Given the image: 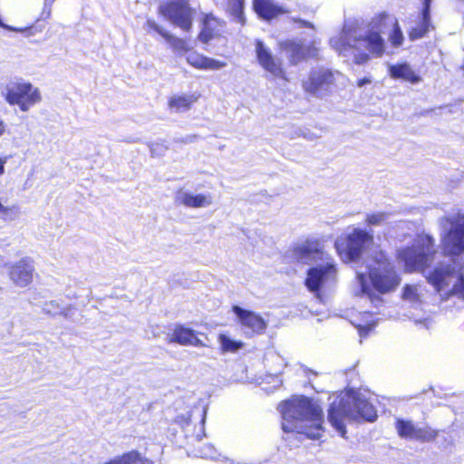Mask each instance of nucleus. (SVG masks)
Masks as SVG:
<instances>
[{
	"label": "nucleus",
	"mask_w": 464,
	"mask_h": 464,
	"mask_svg": "<svg viewBox=\"0 0 464 464\" xmlns=\"http://www.w3.org/2000/svg\"><path fill=\"white\" fill-rule=\"evenodd\" d=\"M4 98L9 105H17L21 111H27L42 100L40 91L29 82H17L7 85Z\"/></svg>",
	"instance_id": "obj_9"
},
{
	"label": "nucleus",
	"mask_w": 464,
	"mask_h": 464,
	"mask_svg": "<svg viewBox=\"0 0 464 464\" xmlns=\"http://www.w3.org/2000/svg\"><path fill=\"white\" fill-rule=\"evenodd\" d=\"M198 100V95L195 94L173 95L168 100V106L176 112H183L190 110Z\"/></svg>",
	"instance_id": "obj_23"
},
{
	"label": "nucleus",
	"mask_w": 464,
	"mask_h": 464,
	"mask_svg": "<svg viewBox=\"0 0 464 464\" xmlns=\"http://www.w3.org/2000/svg\"><path fill=\"white\" fill-rule=\"evenodd\" d=\"M293 254L299 262L324 259V246L318 239H307L293 247Z\"/></svg>",
	"instance_id": "obj_16"
},
{
	"label": "nucleus",
	"mask_w": 464,
	"mask_h": 464,
	"mask_svg": "<svg viewBox=\"0 0 464 464\" xmlns=\"http://www.w3.org/2000/svg\"><path fill=\"white\" fill-rule=\"evenodd\" d=\"M256 55L259 65L274 77L288 82L286 71L283 63L276 59L271 51L260 40L256 41Z\"/></svg>",
	"instance_id": "obj_12"
},
{
	"label": "nucleus",
	"mask_w": 464,
	"mask_h": 464,
	"mask_svg": "<svg viewBox=\"0 0 464 464\" xmlns=\"http://www.w3.org/2000/svg\"><path fill=\"white\" fill-rule=\"evenodd\" d=\"M34 266L28 258H22L13 264L9 270V277L19 287H25L33 282Z\"/></svg>",
	"instance_id": "obj_17"
},
{
	"label": "nucleus",
	"mask_w": 464,
	"mask_h": 464,
	"mask_svg": "<svg viewBox=\"0 0 464 464\" xmlns=\"http://www.w3.org/2000/svg\"><path fill=\"white\" fill-rule=\"evenodd\" d=\"M386 218V214L384 212H376L371 213L366 217V224L371 226L380 225Z\"/></svg>",
	"instance_id": "obj_36"
},
{
	"label": "nucleus",
	"mask_w": 464,
	"mask_h": 464,
	"mask_svg": "<svg viewBox=\"0 0 464 464\" xmlns=\"http://www.w3.org/2000/svg\"><path fill=\"white\" fill-rule=\"evenodd\" d=\"M390 75L393 79H401L411 84L421 82V77L406 63H397L390 67Z\"/></svg>",
	"instance_id": "obj_22"
},
{
	"label": "nucleus",
	"mask_w": 464,
	"mask_h": 464,
	"mask_svg": "<svg viewBox=\"0 0 464 464\" xmlns=\"http://www.w3.org/2000/svg\"><path fill=\"white\" fill-rule=\"evenodd\" d=\"M253 9L258 17L266 21L289 13L286 8L274 4L271 0H253Z\"/></svg>",
	"instance_id": "obj_18"
},
{
	"label": "nucleus",
	"mask_w": 464,
	"mask_h": 464,
	"mask_svg": "<svg viewBox=\"0 0 464 464\" xmlns=\"http://www.w3.org/2000/svg\"><path fill=\"white\" fill-rule=\"evenodd\" d=\"M186 61L194 69L202 71H218L227 66L226 62L210 58L197 52L187 55Z\"/></svg>",
	"instance_id": "obj_20"
},
{
	"label": "nucleus",
	"mask_w": 464,
	"mask_h": 464,
	"mask_svg": "<svg viewBox=\"0 0 464 464\" xmlns=\"http://www.w3.org/2000/svg\"><path fill=\"white\" fill-rule=\"evenodd\" d=\"M437 254L435 240L429 235H419L411 246L398 251V258L408 272L423 271L434 261Z\"/></svg>",
	"instance_id": "obj_4"
},
{
	"label": "nucleus",
	"mask_w": 464,
	"mask_h": 464,
	"mask_svg": "<svg viewBox=\"0 0 464 464\" xmlns=\"http://www.w3.org/2000/svg\"><path fill=\"white\" fill-rule=\"evenodd\" d=\"M10 156L0 157V176L5 173V164L7 162Z\"/></svg>",
	"instance_id": "obj_39"
},
{
	"label": "nucleus",
	"mask_w": 464,
	"mask_h": 464,
	"mask_svg": "<svg viewBox=\"0 0 464 464\" xmlns=\"http://www.w3.org/2000/svg\"><path fill=\"white\" fill-rule=\"evenodd\" d=\"M163 38L169 44L171 50L177 54H184L191 49L188 40L178 37L169 32L164 34Z\"/></svg>",
	"instance_id": "obj_26"
},
{
	"label": "nucleus",
	"mask_w": 464,
	"mask_h": 464,
	"mask_svg": "<svg viewBox=\"0 0 464 464\" xmlns=\"http://www.w3.org/2000/svg\"><path fill=\"white\" fill-rule=\"evenodd\" d=\"M18 213V208L15 206L12 207H3L0 210L1 218L4 221H12L14 220L16 215Z\"/></svg>",
	"instance_id": "obj_35"
},
{
	"label": "nucleus",
	"mask_w": 464,
	"mask_h": 464,
	"mask_svg": "<svg viewBox=\"0 0 464 464\" xmlns=\"http://www.w3.org/2000/svg\"><path fill=\"white\" fill-rule=\"evenodd\" d=\"M225 22L212 13L204 14L201 18V27L197 39L203 44H208L214 39L222 37Z\"/></svg>",
	"instance_id": "obj_14"
},
{
	"label": "nucleus",
	"mask_w": 464,
	"mask_h": 464,
	"mask_svg": "<svg viewBox=\"0 0 464 464\" xmlns=\"http://www.w3.org/2000/svg\"><path fill=\"white\" fill-rule=\"evenodd\" d=\"M180 203L187 208H198L209 206L212 198L209 195L184 193L180 198Z\"/></svg>",
	"instance_id": "obj_25"
},
{
	"label": "nucleus",
	"mask_w": 464,
	"mask_h": 464,
	"mask_svg": "<svg viewBox=\"0 0 464 464\" xmlns=\"http://www.w3.org/2000/svg\"><path fill=\"white\" fill-rule=\"evenodd\" d=\"M454 275L455 270L450 266H436L429 273L426 279L437 292H440L449 285V279Z\"/></svg>",
	"instance_id": "obj_21"
},
{
	"label": "nucleus",
	"mask_w": 464,
	"mask_h": 464,
	"mask_svg": "<svg viewBox=\"0 0 464 464\" xmlns=\"http://www.w3.org/2000/svg\"><path fill=\"white\" fill-rule=\"evenodd\" d=\"M372 241L373 237L370 233L355 228L350 234L340 237L335 242V247L345 262H353L361 257L366 245Z\"/></svg>",
	"instance_id": "obj_6"
},
{
	"label": "nucleus",
	"mask_w": 464,
	"mask_h": 464,
	"mask_svg": "<svg viewBox=\"0 0 464 464\" xmlns=\"http://www.w3.org/2000/svg\"><path fill=\"white\" fill-rule=\"evenodd\" d=\"M336 272L335 266L331 263L311 267L307 270L304 285L310 292L320 297L322 286L329 279H334Z\"/></svg>",
	"instance_id": "obj_13"
},
{
	"label": "nucleus",
	"mask_w": 464,
	"mask_h": 464,
	"mask_svg": "<svg viewBox=\"0 0 464 464\" xmlns=\"http://www.w3.org/2000/svg\"><path fill=\"white\" fill-rule=\"evenodd\" d=\"M245 0H227L228 13L241 24L246 23L244 15Z\"/></svg>",
	"instance_id": "obj_29"
},
{
	"label": "nucleus",
	"mask_w": 464,
	"mask_h": 464,
	"mask_svg": "<svg viewBox=\"0 0 464 464\" xmlns=\"http://www.w3.org/2000/svg\"><path fill=\"white\" fill-rule=\"evenodd\" d=\"M198 453L200 454V457H202V458H208L209 456L208 453L203 452L202 450H199Z\"/></svg>",
	"instance_id": "obj_44"
},
{
	"label": "nucleus",
	"mask_w": 464,
	"mask_h": 464,
	"mask_svg": "<svg viewBox=\"0 0 464 464\" xmlns=\"http://www.w3.org/2000/svg\"><path fill=\"white\" fill-rule=\"evenodd\" d=\"M394 425L399 437L407 440H413L416 426L411 420L397 419Z\"/></svg>",
	"instance_id": "obj_28"
},
{
	"label": "nucleus",
	"mask_w": 464,
	"mask_h": 464,
	"mask_svg": "<svg viewBox=\"0 0 464 464\" xmlns=\"http://www.w3.org/2000/svg\"><path fill=\"white\" fill-rule=\"evenodd\" d=\"M439 431L430 426L416 427L413 440L420 442H430L437 439Z\"/></svg>",
	"instance_id": "obj_30"
},
{
	"label": "nucleus",
	"mask_w": 464,
	"mask_h": 464,
	"mask_svg": "<svg viewBox=\"0 0 464 464\" xmlns=\"http://www.w3.org/2000/svg\"><path fill=\"white\" fill-rule=\"evenodd\" d=\"M402 298L409 301H419L420 296L416 285H405L402 290Z\"/></svg>",
	"instance_id": "obj_34"
},
{
	"label": "nucleus",
	"mask_w": 464,
	"mask_h": 464,
	"mask_svg": "<svg viewBox=\"0 0 464 464\" xmlns=\"http://www.w3.org/2000/svg\"><path fill=\"white\" fill-rule=\"evenodd\" d=\"M374 263L368 269L373 288L380 294L394 291L401 283V277L390 259L383 253H380L374 256Z\"/></svg>",
	"instance_id": "obj_5"
},
{
	"label": "nucleus",
	"mask_w": 464,
	"mask_h": 464,
	"mask_svg": "<svg viewBox=\"0 0 464 464\" xmlns=\"http://www.w3.org/2000/svg\"><path fill=\"white\" fill-rule=\"evenodd\" d=\"M430 26L431 25L430 14L428 13L426 14L425 13L421 12V21L417 26L412 27L409 31V38L411 40H417L422 38L427 34Z\"/></svg>",
	"instance_id": "obj_27"
},
{
	"label": "nucleus",
	"mask_w": 464,
	"mask_h": 464,
	"mask_svg": "<svg viewBox=\"0 0 464 464\" xmlns=\"http://www.w3.org/2000/svg\"><path fill=\"white\" fill-rule=\"evenodd\" d=\"M370 82H371V80L369 78L363 77L362 79L357 80L356 85L358 87H362V86H363L365 84H368Z\"/></svg>",
	"instance_id": "obj_41"
},
{
	"label": "nucleus",
	"mask_w": 464,
	"mask_h": 464,
	"mask_svg": "<svg viewBox=\"0 0 464 464\" xmlns=\"http://www.w3.org/2000/svg\"><path fill=\"white\" fill-rule=\"evenodd\" d=\"M47 14H48V16H49L50 14H51V10L50 9L48 10Z\"/></svg>",
	"instance_id": "obj_46"
},
{
	"label": "nucleus",
	"mask_w": 464,
	"mask_h": 464,
	"mask_svg": "<svg viewBox=\"0 0 464 464\" xmlns=\"http://www.w3.org/2000/svg\"><path fill=\"white\" fill-rule=\"evenodd\" d=\"M390 42L393 46H399L403 42V34L397 22H395L391 32Z\"/></svg>",
	"instance_id": "obj_33"
},
{
	"label": "nucleus",
	"mask_w": 464,
	"mask_h": 464,
	"mask_svg": "<svg viewBox=\"0 0 464 464\" xmlns=\"http://www.w3.org/2000/svg\"><path fill=\"white\" fill-rule=\"evenodd\" d=\"M352 324L357 329L362 339L367 338L377 324L376 321L372 319V314L369 313H363L360 318L354 319Z\"/></svg>",
	"instance_id": "obj_24"
},
{
	"label": "nucleus",
	"mask_w": 464,
	"mask_h": 464,
	"mask_svg": "<svg viewBox=\"0 0 464 464\" xmlns=\"http://www.w3.org/2000/svg\"><path fill=\"white\" fill-rule=\"evenodd\" d=\"M203 437H205V432H204V420H201V423H200V432L198 434L196 435V439L197 440H201Z\"/></svg>",
	"instance_id": "obj_42"
},
{
	"label": "nucleus",
	"mask_w": 464,
	"mask_h": 464,
	"mask_svg": "<svg viewBox=\"0 0 464 464\" xmlns=\"http://www.w3.org/2000/svg\"><path fill=\"white\" fill-rule=\"evenodd\" d=\"M5 124L3 121H0V137L5 133Z\"/></svg>",
	"instance_id": "obj_43"
},
{
	"label": "nucleus",
	"mask_w": 464,
	"mask_h": 464,
	"mask_svg": "<svg viewBox=\"0 0 464 464\" xmlns=\"http://www.w3.org/2000/svg\"><path fill=\"white\" fill-rule=\"evenodd\" d=\"M358 278H359V281L361 284L362 290L363 292H368L369 285H367V282H366V276L364 274H359Z\"/></svg>",
	"instance_id": "obj_38"
},
{
	"label": "nucleus",
	"mask_w": 464,
	"mask_h": 464,
	"mask_svg": "<svg viewBox=\"0 0 464 464\" xmlns=\"http://www.w3.org/2000/svg\"><path fill=\"white\" fill-rule=\"evenodd\" d=\"M277 47L280 53L285 54L290 66H296L309 58H316L318 55V49L314 44L305 45L302 41L296 39L281 40L277 43Z\"/></svg>",
	"instance_id": "obj_10"
},
{
	"label": "nucleus",
	"mask_w": 464,
	"mask_h": 464,
	"mask_svg": "<svg viewBox=\"0 0 464 464\" xmlns=\"http://www.w3.org/2000/svg\"><path fill=\"white\" fill-rule=\"evenodd\" d=\"M158 13L183 32L192 30L194 11L188 0H168L159 6Z\"/></svg>",
	"instance_id": "obj_7"
},
{
	"label": "nucleus",
	"mask_w": 464,
	"mask_h": 464,
	"mask_svg": "<svg viewBox=\"0 0 464 464\" xmlns=\"http://www.w3.org/2000/svg\"><path fill=\"white\" fill-rule=\"evenodd\" d=\"M448 295L464 300V274L462 272L458 275V280L449 291Z\"/></svg>",
	"instance_id": "obj_32"
},
{
	"label": "nucleus",
	"mask_w": 464,
	"mask_h": 464,
	"mask_svg": "<svg viewBox=\"0 0 464 464\" xmlns=\"http://www.w3.org/2000/svg\"><path fill=\"white\" fill-rule=\"evenodd\" d=\"M284 420V431L297 432L309 439H319L323 433V410L307 397L285 400L279 404Z\"/></svg>",
	"instance_id": "obj_1"
},
{
	"label": "nucleus",
	"mask_w": 464,
	"mask_h": 464,
	"mask_svg": "<svg viewBox=\"0 0 464 464\" xmlns=\"http://www.w3.org/2000/svg\"><path fill=\"white\" fill-rule=\"evenodd\" d=\"M333 48L342 55L358 53L354 56L356 64H363L370 59V55L361 52L366 48L374 56L380 57L384 53V41L381 34L375 31H369L364 36H354L350 31L343 32L332 40Z\"/></svg>",
	"instance_id": "obj_3"
},
{
	"label": "nucleus",
	"mask_w": 464,
	"mask_h": 464,
	"mask_svg": "<svg viewBox=\"0 0 464 464\" xmlns=\"http://www.w3.org/2000/svg\"><path fill=\"white\" fill-rule=\"evenodd\" d=\"M450 227L440 237V247L447 256L464 253V215L457 214L445 218Z\"/></svg>",
	"instance_id": "obj_8"
},
{
	"label": "nucleus",
	"mask_w": 464,
	"mask_h": 464,
	"mask_svg": "<svg viewBox=\"0 0 464 464\" xmlns=\"http://www.w3.org/2000/svg\"><path fill=\"white\" fill-rule=\"evenodd\" d=\"M220 344V349L223 353H235L243 347L241 341L231 340L228 336L224 334H220L218 337Z\"/></svg>",
	"instance_id": "obj_31"
},
{
	"label": "nucleus",
	"mask_w": 464,
	"mask_h": 464,
	"mask_svg": "<svg viewBox=\"0 0 464 464\" xmlns=\"http://www.w3.org/2000/svg\"><path fill=\"white\" fill-rule=\"evenodd\" d=\"M232 311L237 316L240 324L249 329L252 334L258 335L265 333L267 324L260 314L238 305H233Z\"/></svg>",
	"instance_id": "obj_15"
},
{
	"label": "nucleus",
	"mask_w": 464,
	"mask_h": 464,
	"mask_svg": "<svg viewBox=\"0 0 464 464\" xmlns=\"http://www.w3.org/2000/svg\"><path fill=\"white\" fill-rule=\"evenodd\" d=\"M145 27L148 31L156 32L162 37L164 36V34H167L168 32L160 27L154 20H147L145 23Z\"/></svg>",
	"instance_id": "obj_37"
},
{
	"label": "nucleus",
	"mask_w": 464,
	"mask_h": 464,
	"mask_svg": "<svg viewBox=\"0 0 464 464\" xmlns=\"http://www.w3.org/2000/svg\"><path fill=\"white\" fill-rule=\"evenodd\" d=\"M185 422H186L187 427H189V426H190L189 420H185Z\"/></svg>",
	"instance_id": "obj_45"
},
{
	"label": "nucleus",
	"mask_w": 464,
	"mask_h": 464,
	"mask_svg": "<svg viewBox=\"0 0 464 464\" xmlns=\"http://www.w3.org/2000/svg\"><path fill=\"white\" fill-rule=\"evenodd\" d=\"M431 0H423V7L421 12L425 13L426 14H430V8Z\"/></svg>",
	"instance_id": "obj_40"
},
{
	"label": "nucleus",
	"mask_w": 464,
	"mask_h": 464,
	"mask_svg": "<svg viewBox=\"0 0 464 464\" xmlns=\"http://www.w3.org/2000/svg\"><path fill=\"white\" fill-rule=\"evenodd\" d=\"M377 417V411L369 400L353 390L335 399L328 409V420L343 437L346 433L345 420H362L372 422Z\"/></svg>",
	"instance_id": "obj_2"
},
{
	"label": "nucleus",
	"mask_w": 464,
	"mask_h": 464,
	"mask_svg": "<svg viewBox=\"0 0 464 464\" xmlns=\"http://www.w3.org/2000/svg\"><path fill=\"white\" fill-rule=\"evenodd\" d=\"M335 83L334 72L326 68L312 70L307 80L302 83L305 92L319 96L322 93L328 92Z\"/></svg>",
	"instance_id": "obj_11"
},
{
	"label": "nucleus",
	"mask_w": 464,
	"mask_h": 464,
	"mask_svg": "<svg viewBox=\"0 0 464 464\" xmlns=\"http://www.w3.org/2000/svg\"><path fill=\"white\" fill-rule=\"evenodd\" d=\"M169 343H175L183 346L198 347L203 345L202 342L198 339L196 331L182 324L175 326L172 334L169 337Z\"/></svg>",
	"instance_id": "obj_19"
}]
</instances>
